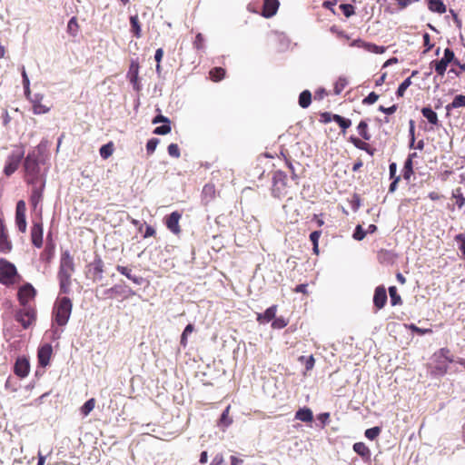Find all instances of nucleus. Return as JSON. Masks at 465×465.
<instances>
[{
  "label": "nucleus",
  "mask_w": 465,
  "mask_h": 465,
  "mask_svg": "<svg viewBox=\"0 0 465 465\" xmlns=\"http://www.w3.org/2000/svg\"><path fill=\"white\" fill-rule=\"evenodd\" d=\"M74 272V262L69 252H63L60 261L58 280L60 284V292L69 293L71 287V278Z\"/></svg>",
  "instance_id": "1"
},
{
  "label": "nucleus",
  "mask_w": 465,
  "mask_h": 465,
  "mask_svg": "<svg viewBox=\"0 0 465 465\" xmlns=\"http://www.w3.org/2000/svg\"><path fill=\"white\" fill-rule=\"evenodd\" d=\"M73 304L68 297H58L54 302L53 315L54 322L64 326L71 316Z\"/></svg>",
  "instance_id": "2"
},
{
  "label": "nucleus",
  "mask_w": 465,
  "mask_h": 465,
  "mask_svg": "<svg viewBox=\"0 0 465 465\" xmlns=\"http://www.w3.org/2000/svg\"><path fill=\"white\" fill-rule=\"evenodd\" d=\"M24 167L25 172V180L30 184L45 181L40 174V167L38 163V155L35 151L29 153L25 159Z\"/></svg>",
  "instance_id": "3"
},
{
  "label": "nucleus",
  "mask_w": 465,
  "mask_h": 465,
  "mask_svg": "<svg viewBox=\"0 0 465 465\" xmlns=\"http://www.w3.org/2000/svg\"><path fill=\"white\" fill-rule=\"evenodd\" d=\"M131 295H134V292L127 286L121 284H115L114 286L105 290H100V288L95 289V297L98 300L114 299L118 296L127 298Z\"/></svg>",
  "instance_id": "4"
},
{
  "label": "nucleus",
  "mask_w": 465,
  "mask_h": 465,
  "mask_svg": "<svg viewBox=\"0 0 465 465\" xmlns=\"http://www.w3.org/2000/svg\"><path fill=\"white\" fill-rule=\"evenodd\" d=\"M287 193V175L282 171H276L272 177V193L276 198H282Z\"/></svg>",
  "instance_id": "5"
},
{
  "label": "nucleus",
  "mask_w": 465,
  "mask_h": 465,
  "mask_svg": "<svg viewBox=\"0 0 465 465\" xmlns=\"http://www.w3.org/2000/svg\"><path fill=\"white\" fill-rule=\"evenodd\" d=\"M17 274L15 266L5 259H0V282L5 285L12 284Z\"/></svg>",
  "instance_id": "6"
},
{
  "label": "nucleus",
  "mask_w": 465,
  "mask_h": 465,
  "mask_svg": "<svg viewBox=\"0 0 465 465\" xmlns=\"http://www.w3.org/2000/svg\"><path fill=\"white\" fill-rule=\"evenodd\" d=\"M36 319V312L31 306H23L16 312L15 320L22 324L25 329L30 327Z\"/></svg>",
  "instance_id": "7"
},
{
  "label": "nucleus",
  "mask_w": 465,
  "mask_h": 465,
  "mask_svg": "<svg viewBox=\"0 0 465 465\" xmlns=\"http://www.w3.org/2000/svg\"><path fill=\"white\" fill-rule=\"evenodd\" d=\"M24 154V150L19 149L8 155L4 168V173L6 176L12 175L18 169Z\"/></svg>",
  "instance_id": "8"
},
{
  "label": "nucleus",
  "mask_w": 465,
  "mask_h": 465,
  "mask_svg": "<svg viewBox=\"0 0 465 465\" xmlns=\"http://www.w3.org/2000/svg\"><path fill=\"white\" fill-rule=\"evenodd\" d=\"M104 273V262L99 255H96L93 262L87 265L86 275L94 282H98L103 279Z\"/></svg>",
  "instance_id": "9"
},
{
  "label": "nucleus",
  "mask_w": 465,
  "mask_h": 465,
  "mask_svg": "<svg viewBox=\"0 0 465 465\" xmlns=\"http://www.w3.org/2000/svg\"><path fill=\"white\" fill-rule=\"evenodd\" d=\"M31 185L33 186V189L30 197V203L34 210L36 211L43 199V192L45 186V181H40L39 183H35V184Z\"/></svg>",
  "instance_id": "10"
},
{
  "label": "nucleus",
  "mask_w": 465,
  "mask_h": 465,
  "mask_svg": "<svg viewBox=\"0 0 465 465\" xmlns=\"http://www.w3.org/2000/svg\"><path fill=\"white\" fill-rule=\"evenodd\" d=\"M13 245L9 240L4 219L0 217V252L8 253L12 251Z\"/></svg>",
  "instance_id": "11"
},
{
  "label": "nucleus",
  "mask_w": 465,
  "mask_h": 465,
  "mask_svg": "<svg viewBox=\"0 0 465 465\" xmlns=\"http://www.w3.org/2000/svg\"><path fill=\"white\" fill-rule=\"evenodd\" d=\"M351 46L362 48V49L366 50L367 52L373 53V54H383L386 51V47H384V46L377 45L372 43H368L361 39L353 40L351 43Z\"/></svg>",
  "instance_id": "12"
},
{
  "label": "nucleus",
  "mask_w": 465,
  "mask_h": 465,
  "mask_svg": "<svg viewBox=\"0 0 465 465\" xmlns=\"http://www.w3.org/2000/svg\"><path fill=\"white\" fill-rule=\"evenodd\" d=\"M35 296V290L34 287L27 283L22 286L18 291V300L22 306H29L28 302Z\"/></svg>",
  "instance_id": "13"
},
{
  "label": "nucleus",
  "mask_w": 465,
  "mask_h": 465,
  "mask_svg": "<svg viewBox=\"0 0 465 465\" xmlns=\"http://www.w3.org/2000/svg\"><path fill=\"white\" fill-rule=\"evenodd\" d=\"M31 240L34 246L41 248L43 245V224L35 223L31 228Z\"/></svg>",
  "instance_id": "14"
},
{
  "label": "nucleus",
  "mask_w": 465,
  "mask_h": 465,
  "mask_svg": "<svg viewBox=\"0 0 465 465\" xmlns=\"http://www.w3.org/2000/svg\"><path fill=\"white\" fill-rule=\"evenodd\" d=\"M53 352V348L50 344L46 343L38 349L37 357L39 364L45 367L49 364L50 358Z\"/></svg>",
  "instance_id": "15"
},
{
  "label": "nucleus",
  "mask_w": 465,
  "mask_h": 465,
  "mask_svg": "<svg viewBox=\"0 0 465 465\" xmlns=\"http://www.w3.org/2000/svg\"><path fill=\"white\" fill-rule=\"evenodd\" d=\"M182 215L178 212H173L169 216L166 217L165 224L167 228L173 232L178 234L181 232L179 221Z\"/></svg>",
  "instance_id": "16"
},
{
  "label": "nucleus",
  "mask_w": 465,
  "mask_h": 465,
  "mask_svg": "<svg viewBox=\"0 0 465 465\" xmlns=\"http://www.w3.org/2000/svg\"><path fill=\"white\" fill-rule=\"evenodd\" d=\"M387 302V293L383 286H378L375 289L373 296V303L377 310L382 309Z\"/></svg>",
  "instance_id": "17"
},
{
  "label": "nucleus",
  "mask_w": 465,
  "mask_h": 465,
  "mask_svg": "<svg viewBox=\"0 0 465 465\" xmlns=\"http://www.w3.org/2000/svg\"><path fill=\"white\" fill-rule=\"evenodd\" d=\"M116 271L120 272L122 275H124L130 281L137 285H141L143 283L144 279L141 276H136L132 274V269L127 266L116 265Z\"/></svg>",
  "instance_id": "18"
},
{
  "label": "nucleus",
  "mask_w": 465,
  "mask_h": 465,
  "mask_svg": "<svg viewBox=\"0 0 465 465\" xmlns=\"http://www.w3.org/2000/svg\"><path fill=\"white\" fill-rule=\"evenodd\" d=\"M279 8V1L278 0H264L263 8H262V15L264 17H272L273 16Z\"/></svg>",
  "instance_id": "19"
},
{
  "label": "nucleus",
  "mask_w": 465,
  "mask_h": 465,
  "mask_svg": "<svg viewBox=\"0 0 465 465\" xmlns=\"http://www.w3.org/2000/svg\"><path fill=\"white\" fill-rule=\"evenodd\" d=\"M30 370V365L27 360L25 359H17L15 364V373L21 377L25 378L28 375Z\"/></svg>",
  "instance_id": "20"
},
{
  "label": "nucleus",
  "mask_w": 465,
  "mask_h": 465,
  "mask_svg": "<svg viewBox=\"0 0 465 465\" xmlns=\"http://www.w3.org/2000/svg\"><path fill=\"white\" fill-rule=\"evenodd\" d=\"M276 312H277V306L272 305V306L269 307L264 312V313L257 314V321L260 323H268L275 318Z\"/></svg>",
  "instance_id": "21"
},
{
  "label": "nucleus",
  "mask_w": 465,
  "mask_h": 465,
  "mask_svg": "<svg viewBox=\"0 0 465 465\" xmlns=\"http://www.w3.org/2000/svg\"><path fill=\"white\" fill-rule=\"evenodd\" d=\"M216 191L215 186L212 183H207L203 186L202 191V200L204 204H208L215 198Z\"/></svg>",
  "instance_id": "22"
},
{
  "label": "nucleus",
  "mask_w": 465,
  "mask_h": 465,
  "mask_svg": "<svg viewBox=\"0 0 465 465\" xmlns=\"http://www.w3.org/2000/svg\"><path fill=\"white\" fill-rule=\"evenodd\" d=\"M43 96L40 94H35L34 98L31 99L33 103V112L35 114H45L49 111V107L42 104L41 101Z\"/></svg>",
  "instance_id": "23"
},
{
  "label": "nucleus",
  "mask_w": 465,
  "mask_h": 465,
  "mask_svg": "<svg viewBox=\"0 0 465 465\" xmlns=\"http://www.w3.org/2000/svg\"><path fill=\"white\" fill-rule=\"evenodd\" d=\"M295 419L303 422H312L313 420V414L311 409L304 407L296 411Z\"/></svg>",
  "instance_id": "24"
},
{
  "label": "nucleus",
  "mask_w": 465,
  "mask_h": 465,
  "mask_svg": "<svg viewBox=\"0 0 465 465\" xmlns=\"http://www.w3.org/2000/svg\"><path fill=\"white\" fill-rule=\"evenodd\" d=\"M230 408V405L225 408L218 421V426L222 427L223 430L228 428L232 423V419L229 416Z\"/></svg>",
  "instance_id": "25"
},
{
  "label": "nucleus",
  "mask_w": 465,
  "mask_h": 465,
  "mask_svg": "<svg viewBox=\"0 0 465 465\" xmlns=\"http://www.w3.org/2000/svg\"><path fill=\"white\" fill-rule=\"evenodd\" d=\"M428 7L431 12L438 14H444L446 12V5L441 0H429Z\"/></svg>",
  "instance_id": "26"
},
{
  "label": "nucleus",
  "mask_w": 465,
  "mask_h": 465,
  "mask_svg": "<svg viewBox=\"0 0 465 465\" xmlns=\"http://www.w3.org/2000/svg\"><path fill=\"white\" fill-rule=\"evenodd\" d=\"M421 114L429 121L430 124L433 125L438 124V115L430 107H423L421 109Z\"/></svg>",
  "instance_id": "27"
},
{
  "label": "nucleus",
  "mask_w": 465,
  "mask_h": 465,
  "mask_svg": "<svg viewBox=\"0 0 465 465\" xmlns=\"http://www.w3.org/2000/svg\"><path fill=\"white\" fill-rule=\"evenodd\" d=\"M131 24V31L134 35L136 38H140L142 36V29L140 25V22L137 15H132L130 17Z\"/></svg>",
  "instance_id": "28"
},
{
  "label": "nucleus",
  "mask_w": 465,
  "mask_h": 465,
  "mask_svg": "<svg viewBox=\"0 0 465 465\" xmlns=\"http://www.w3.org/2000/svg\"><path fill=\"white\" fill-rule=\"evenodd\" d=\"M465 107V95H456L453 101L446 105V111L449 113L450 110L458 107Z\"/></svg>",
  "instance_id": "29"
},
{
  "label": "nucleus",
  "mask_w": 465,
  "mask_h": 465,
  "mask_svg": "<svg viewBox=\"0 0 465 465\" xmlns=\"http://www.w3.org/2000/svg\"><path fill=\"white\" fill-rule=\"evenodd\" d=\"M353 450L362 458H369L371 455L369 448L363 442L354 443Z\"/></svg>",
  "instance_id": "30"
},
{
  "label": "nucleus",
  "mask_w": 465,
  "mask_h": 465,
  "mask_svg": "<svg viewBox=\"0 0 465 465\" xmlns=\"http://www.w3.org/2000/svg\"><path fill=\"white\" fill-rule=\"evenodd\" d=\"M311 102H312L311 92L308 90L302 92L299 96V105L302 108H307L311 104Z\"/></svg>",
  "instance_id": "31"
},
{
  "label": "nucleus",
  "mask_w": 465,
  "mask_h": 465,
  "mask_svg": "<svg viewBox=\"0 0 465 465\" xmlns=\"http://www.w3.org/2000/svg\"><path fill=\"white\" fill-rule=\"evenodd\" d=\"M449 366L445 363H439L436 366L430 367V373L435 376H443L447 373Z\"/></svg>",
  "instance_id": "32"
},
{
  "label": "nucleus",
  "mask_w": 465,
  "mask_h": 465,
  "mask_svg": "<svg viewBox=\"0 0 465 465\" xmlns=\"http://www.w3.org/2000/svg\"><path fill=\"white\" fill-rule=\"evenodd\" d=\"M348 84V80L344 76H340L334 84V94H340Z\"/></svg>",
  "instance_id": "33"
},
{
  "label": "nucleus",
  "mask_w": 465,
  "mask_h": 465,
  "mask_svg": "<svg viewBox=\"0 0 465 465\" xmlns=\"http://www.w3.org/2000/svg\"><path fill=\"white\" fill-rule=\"evenodd\" d=\"M79 31V25L76 17H72L67 24V33L72 36H76Z\"/></svg>",
  "instance_id": "34"
},
{
  "label": "nucleus",
  "mask_w": 465,
  "mask_h": 465,
  "mask_svg": "<svg viewBox=\"0 0 465 465\" xmlns=\"http://www.w3.org/2000/svg\"><path fill=\"white\" fill-rule=\"evenodd\" d=\"M333 121L339 124L343 132H345V130L348 129L351 124V121L350 119L344 118L339 114L333 115Z\"/></svg>",
  "instance_id": "35"
},
{
  "label": "nucleus",
  "mask_w": 465,
  "mask_h": 465,
  "mask_svg": "<svg viewBox=\"0 0 465 465\" xmlns=\"http://www.w3.org/2000/svg\"><path fill=\"white\" fill-rule=\"evenodd\" d=\"M431 64H434V68H435L436 73L439 75L443 76L445 72H446V69H447V66H448L449 63L444 61L441 58L440 61H433V62H431Z\"/></svg>",
  "instance_id": "36"
},
{
  "label": "nucleus",
  "mask_w": 465,
  "mask_h": 465,
  "mask_svg": "<svg viewBox=\"0 0 465 465\" xmlns=\"http://www.w3.org/2000/svg\"><path fill=\"white\" fill-rule=\"evenodd\" d=\"M100 155L103 159L109 158L114 153V144L113 143H108L104 144L99 150Z\"/></svg>",
  "instance_id": "37"
},
{
  "label": "nucleus",
  "mask_w": 465,
  "mask_h": 465,
  "mask_svg": "<svg viewBox=\"0 0 465 465\" xmlns=\"http://www.w3.org/2000/svg\"><path fill=\"white\" fill-rule=\"evenodd\" d=\"M357 130L359 134L364 139V140H370L371 134L368 133V124L365 121H361L360 124L357 126Z\"/></svg>",
  "instance_id": "38"
},
{
  "label": "nucleus",
  "mask_w": 465,
  "mask_h": 465,
  "mask_svg": "<svg viewBox=\"0 0 465 465\" xmlns=\"http://www.w3.org/2000/svg\"><path fill=\"white\" fill-rule=\"evenodd\" d=\"M389 293H390V297H391V303L392 306L401 303V298L397 293V288L395 286H391L389 288Z\"/></svg>",
  "instance_id": "39"
},
{
  "label": "nucleus",
  "mask_w": 465,
  "mask_h": 465,
  "mask_svg": "<svg viewBox=\"0 0 465 465\" xmlns=\"http://www.w3.org/2000/svg\"><path fill=\"white\" fill-rule=\"evenodd\" d=\"M95 406V400L94 398L89 399L82 407H81V413L86 417L94 409Z\"/></svg>",
  "instance_id": "40"
},
{
  "label": "nucleus",
  "mask_w": 465,
  "mask_h": 465,
  "mask_svg": "<svg viewBox=\"0 0 465 465\" xmlns=\"http://www.w3.org/2000/svg\"><path fill=\"white\" fill-rule=\"evenodd\" d=\"M412 174H413L412 161H411V159H407L405 161L404 166H403V178L405 180H409Z\"/></svg>",
  "instance_id": "41"
},
{
  "label": "nucleus",
  "mask_w": 465,
  "mask_h": 465,
  "mask_svg": "<svg viewBox=\"0 0 465 465\" xmlns=\"http://www.w3.org/2000/svg\"><path fill=\"white\" fill-rule=\"evenodd\" d=\"M452 196L456 200V205L458 206V208L461 209L465 204V198L461 193V190L460 188L456 189L452 193Z\"/></svg>",
  "instance_id": "42"
},
{
  "label": "nucleus",
  "mask_w": 465,
  "mask_h": 465,
  "mask_svg": "<svg viewBox=\"0 0 465 465\" xmlns=\"http://www.w3.org/2000/svg\"><path fill=\"white\" fill-rule=\"evenodd\" d=\"M193 331H194V327H193V324H191V323H190V324H188V325L184 328V330H183V333H182V335H181V345H182L183 347H186V345H187V338H188V335H189V334H191Z\"/></svg>",
  "instance_id": "43"
},
{
  "label": "nucleus",
  "mask_w": 465,
  "mask_h": 465,
  "mask_svg": "<svg viewBox=\"0 0 465 465\" xmlns=\"http://www.w3.org/2000/svg\"><path fill=\"white\" fill-rule=\"evenodd\" d=\"M225 71L221 67H215L210 71L211 78L213 81H220L224 77Z\"/></svg>",
  "instance_id": "44"
},
{
  "label": "nucleus",
  "mask_w": 465,
  "mask_h": 465,
  "mask_svg": "<svg viewBox=\"0 0 465 465\" xmlns=\"http://www.w3.org/2000/svg\"><path fill=\"white\" fill-rule=\"evenodd\" d=\"M15 224L21 232H25L27 227L25 215H15Z\"/></svg>",
  "instance_id": "45"
},
{
  "label": "nucleus",
  "mask_w": 465,
  "mask_h": 465,
  "mask_svg": "<svg viewBox=\"0 0 465 465\" xmlns=\"http://www.w3.org/2000/svg\"><path fill=\"white\" fill-rule=\"evenodd\" d=\"M138 69H139V66L137 64H134V63H132L131 66H130V69H129V72H128V75L130 77V82L131 83H136L137 80H138Z\"/></svg>",
  "instance_id": "46"
},
{
  "label": "nucleus",
  "mask_w": 465,
  "mask_h": 465,
  "mask_svg": "<svg viewBox=\"0 0 465 465\" xmlns=\"http://www.w3.org/2000/svg\"><path fill=\"white\" fill-rule=\"evenodd\" d=\"M299 361L304 362L306 371H311L315 363L314 358L312 355L309 357L301 356L299 357Z\"/></svg>",
  "instance_id": "47"
},
{
  "label": "nucleus",
  "mask_w": 465,
  "mask_h": 465,
  "mask_svg": "<svg viewBox=\"0 0 465 465\" xmlns=\"http://www.w3.org/2000/svg\"><path fill=\"white\" fill-rule=\"evenodd\" d=\"M381 433L380 427H372L365 430V437L371 440H375Z\"/></svg>",
  "instance_id": "48"
},
{
  "label": "nucleus",
  "mask_w": 465,
  "mask_h": 465,
  "mask_svg": "<svg viewBox=\"0 0 465 465\" xmlns=\"http://www.w3.org/2000/svg\"><path fill=\"white\" fill-rule=\"evenodd\" d=\"M411 84V77L406 78L398 87L397 95L402 97L407 88Z\"/></svg>",
  "instance_id": "49"
},
{
  "label": "nucleus",
  "mask_w": 465,
  "mask_h": 465,
  "mask_svg": "<svg viewBox=\"0 0 465 465\" xmlns=\"http://www.w3.org/2000/svg\"><path fill=\"white\" fill-rule=\"evenodd\" d=\"M350 140L353 143V145L355 147H357L358 149H361V150H363V151H368L369 144L367 143L360 140L357 137H351Z\"/></svg>",
  "instance_id": "50"
},
{
  "label": "nucleus",
  "mask_w": 465,
  "mask_h": 465,
  "mask_svg": "<svg viewBox=\"0 0 465 465\" xmlns=\"http://www.w3.org/2000/svg\"><path fill=\"white\" fill-rule=\"evenodd\" d=\"M287 321H285L282 317L274 318L272 322V327L273 329H282L287 325Z\"/></svg>",
  "instance_id": "51"
},
{
  "label": "nucleus",
  "mask_w": 465,
  "mask_h": 465,
  "mask_svg": "<svg viewBox=\"0 0 465 465\" xmlns=\"http://www.w3.org/2000/svg\"><path fill=\"white\" fill-rule=\"evenodd\" d=\"M171 132V125L170 124H164L161 126H158L154 129L153 133L155 134L164 135Z\"/></svg>",
  "instance_id": "52"
},
{
  "label": "nucleus",
  "mask_w": 465,
  "mask_h": 465,
  "mask_svg": "<svg viewBox=\"0 0 465 465\" xmlns=\"http://www.w3.org/2000/svg\"><path fill=\"white\" fill-rule=\"evenodd\" d=\"M159 143V140L156 138L150 139L146 143V151L149 154L153 153L155 151L157 144Z\"/></svg>",
  "instance_id": "53"
},
{
  "label": "nucleus",
  "mask_w": 465,
  "mask_h": 465,
  "mask_svg": "<svg viewBox=\"0 0 465 465\" xmlns=\"http://www.w3.org/2000/svg\"><path fill=\"white\" fill-rule=\"evenodd\" d=\"M167 150L170 156L174 158L180 157V149L176 143L169 144Z\"/></svg>",
  "instance_id": "54"
},
{
  "label": "nucleus",
  "mask_w": 465,
  "mask_h": 465,
  "mask_svg": "<svg viewBox=\"0 0 465 465\" xmlns=\"http://www.w3.org/2000/svg\"><path fill=\"white\" fill-rule=\"evenodd\" d=\"M340 8L341 9L343 15L346 17H350L354 14V8L351 5L349 4H342L340 5Z\"/></svg>",
  "instance_id": "55"
},
{
  "label": "nucleus",
  "mask_w": 465,
  "mask_h": 465,
  "mask_svg": "<svg viewBox=\"0 0 465 465\" xmlns=\"http://www.w3.org/2000/svg\"><path fill=\"white\" fill-rule=\"evenodd\" d=\"M366 235V232L362 229L361 225H357L353 232V238L357 241H361Z\"/></svg>",
  "instance_id": "56"
},
{
  "label": "nucleus",
  "mask_w": 465,
  "mask_h": 465,
  "mask_svg": "<svg viewBox=\"0 0 465 465\" xmlns=\"http://www.w3.org/2000/svg\"><path fill=\"white\" fill-rule=\"evenodd\" d=\"M379 98V95L377 94H375L374 92H371L368 94V96H366L363 101H362V104H373L374 103L377 102Z\"/></svg>",
  "instance_id": "57"
},
{
  "label": "nucleus",
  "mask_w": 465,
  "mask_h": 465,
  "mask_svg": "<svg viewBox=\"0 0 465 465\" xmlns=\"http://www.w3.org/2000/svg\"><path fill=\"white\" fill-rule=\"evenodd\" d=\"M26 206L23 200H20L16 203L15 215H25Z\"/></svg>",
  "instance_id": "58"
},
{
  "label": "nucleus",
  "mask_w": 465,
  "mask_h": 465,
  "mask_svg": "<svg viewBox=\"0 0 465 465\" xmlns=\"http://www.w3.org/2000/svg\"><path fill=\"white\" fill-rule=\"evenodd\" d=\"M455 240L459 242H460V250L462 252L463 255L465 256V232L460 233L455 236Z\"/></svg>",
  "instance_id": "59"
},
{
  "label": "nucleus",
  "mask_w": 465,
  "mask_h": 465,
  "mask_svg": "<svg viewBox=\"0 0 465 465\" xmlns=\"http://www.w3.org/2000/svg\"><path fill=\"white\" fill-rule=\"evenodd\" d=\"M454 58H455V55H454L453 51L450 50V48H446L444 50V55H443L442 59L450 64V62L455 61Z\"/></svg>",
  "instance_id": "60"
},
{
  "label": "nucleus",
  "mask_w": 465,
  "mask_h": 465,
  "mask_svg": "<svg viewBox=\"0 0 465 465\" xmlns=\"http://www.w3.org/2000/svg\"><path fill=\"white\" fill-rule=\"evenodd\" d=\"M320 231H314L310 234V240L315 247H318V242L321 236Z\"/></svg>",
  "instance_id": "61"
},
{
  "label": "nucleus",
  "mask_w": 465,
  "mask_h": 465,
  "mask_svg": "<svg viewBox=\"0 0 465 465\" xmlns=\"http://www.w3.org/2000/svg\"><path fill=\"white\" fill-rule=\"evenodd\" d=\"M379 110L386 114H392L396 112L397 105L393 104L391 107H384L383 105H380Z\"/></svg>",
  "instance_id": "62"
},
{
  "label": "nucleus",
  "mask_w": 465,
  "mask_h": 465,
  "mask_svg": "<svg viewBox=\"0 0 465 465\" xmlns=\"http://www.w3.org/2000/svg\"><path fill=\"white\" fill-rule=\"evenodd\" d=\"M409 328H410L411 331H415L416 333L420 334V335H423V334H425V333H430V332H431V330H430V329H421V328L417 327V326H416V325H414V324H411V325L409 326Z\"/></svg>",
  "instance_id": "63"
},
{
  "label": "nucleus",
  "mask_w": 465,
  "mask_h": 465,
  "mask_svg": "<svg viewBox=\"0 0 465 465\" xmlns=\"http://www.w3.org/2000/svg\"><path fill=\"white\" fill-rule=\"evenodd\" d=\"M223 461H224L223 456L222 454H217L213 459L211 465H223Z\"/></svg>",
  "instance_id": "64"
}]
</instances>
